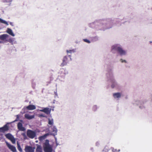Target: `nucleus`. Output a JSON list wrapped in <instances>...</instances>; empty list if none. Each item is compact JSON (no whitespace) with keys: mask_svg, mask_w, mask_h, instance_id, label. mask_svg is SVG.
<instances>
[{"mask_svg":"<svg viewBox=\"0 0 152 152\" xmlns=\"http://www.w3.org/2000/svg\"><path fill=\"white\" fill-rule=\"evenodd\" d=\"M9 129V128L7 124L4 125L2 127L0 128V132H4L7 131Z\"/></svg>","mask_w":152,"mask_h":152,"instance_id":"nucleus-9","label":"nucleus"},{"mask_svg":"<svg viewBox=\"0 0 152 152\" xmlns=\"http://www.w3.org/2000/svg\"><path fill=\"white\" fill-rule=\"evenodd\" d=\"M10 24L12 26H13V25H12V22H10Z\"/></svg>","mask_w":152,"mask_h":152,"instance_id":"nucleus-30","label":"nucleus"},{"mask_svg":"<svg viewBox=\"0 0 152 152\" xmlns=\"http://www.w3.org/2000/svg\"><path fill=\"white\" fill-rule=\"evenodd\" d=\"M73 51V50H66V52L67 53H71Z\"/></svg>","mask_w":152,"mask_h":152,"instance_id":"nucleus-25","label":"nucleus"},{"mask_svg":"<svg viewBox=\"0 0 152 152\" xmlns=\"http://www.w3.org/2000/svg\"><path fill=\"white\" fill-rule=\"evenodd\" d=\"M57 131V130L55 126H54L53 128V132H54L55 133H56Z\"/></svg>","mask_w":152,"mask_h":152,"instance_id":"nucleus-22","label":"nucleus"},{"mask_svg":"<svg viewBox=\"0 0 152 152\" xmlns=\"http://www.w3.org/2000/svg\"><path fill=\"white\" fill-rule=\"evenodd\" d=\"M115 86L113 85V84H112V85H111V87H112V88H113Z\"/></svg>","mask_w":152,"mask_h":152,"instance_id":"nucleus-29","label":"nucleus"},{"mask_svg":"<svg viewBox=\"0 0 152 152\" xmlns=\"http://www.w3.org/2000/svg\"><path fill=\"white\" fill-rule=\"evenodd\" d=\"M49 134L48 133H47L44 135L40 136L39 137L38 139L40 141H42L44 140H45L46 137L47 136L49 135Z\"/></svg>","mask_w":152,"mask_h":152,"instance_id":"nucleus-13","label":"nucleus"},{"mask_svg":"<svg viewBox=\"0 0 152 152\" xmlns=\"http://www.w3.org/2000/svg\"><path fill=\"white\" fill-rule=\"evenodd\" d=\"M17 148L18 150L20 152H22V150L20 146V145L19 143L18 142H17Z\"/></svg>","mask_w":152,"mask_h":152,"instance_id":"nucleus-17","label":"nucleus"},{"mask_svg":"<svg viewBox=\"0 0 152 152\" xmlns=\"http://www.w3.org/2000/svg\"><path fill=\"white\" fill-rule=\"evenodd\" d=\"M84 41H85L86 42H87V43H90V41L89 40H88L86 39H84Z\"/></svg>","mask_w":152,"mask_h":152,"instance_id":"nucleus-24","label":"nucleus"},{"mask_svg":"<svg viewBox=\"0 0 152 152\" xmlns=\"http://www.w3.org/2000/svg\"><path fill=\"white\" fill-rule=\"evenodd\" d=\"M36 150L37 152H42V149L41 146L39 145H38L37 146Z\"/></svg>","mask_w":152,"mask_h":152,"instance_id":"nucleus-18","label":"nucleus"},{"mask_svg":"<svg viewBox=\"0 0 152 152\" xmlns=\"http://www.w3.org/2000/svg\"><path fill=\"white\" fill-rule=\"evenodd\" d=\"M27 135L29 138L33 139L36 136V133L33 131L28 129L27 132Z\"/></svg>","mask_w":152,"mask_h":152,"instance_id":"nucleus-4","label":"nucleus"},{"mask_svg":"<svg viewBox=\"0 0 152 152\" xmlns=\"http://www.w3.org/2000/svg\"><path fill=\"white\" fill-rule=\"evenodd\" d=\"M113 49H115L121 55H125L126 53V51L124 50L122 48L117 45H114L112 47Z\"/></svg>","mask_w":152,"mask_h":152,"instance_id":"nucleus-2","label":"nucleus"},{"mask_svg":"<svg viewBox=\"0 0 152 152\" xmlns=\"http://www.w3.org/2000/svg\"><path fill=\"white\" fill-rule=\"evenodd\" d=\"M0 22L3 23L5 24H6L7 25H8V23L6 21L4 20H2L1 18H0Z\"/></svg>","mask_w":152,"mask_h":152,"instance_id":"nucleus-19","label":"nucleus"},{"mask_svg":"<svg viewBox=\"0 0 152 152\" xmlns=\"http://www.w3.org/2000/svg\"><path fill=\"white\" fill-rule=\"evenodd\" d=\"M44 149L45 152H52V148L49 144V141L46 140L43 144Z\"/></svg>","mask_w":152,"mask_h":152,"instance_id":"nucleus-1","label":"nucleus"},{"mask_svg":"<svg viewBox=\"0 0 152 152\" xmlns=\"http://www.w3.org/2000/svg\"><path fill=\"white\" fill-rule=\"evenodd\" d=\"M9 37V36L8 34H4L0 35V39L1 40L6 41V40Z\"/></svg>","mask_w":152,"mask_h":152,"instance_id":"nucleus-10","label":"nucleus"},{"mask_svg":"<svg viewBox=\"0 0 152 152\" xmlns=\"http://www.w3.org/2000/svg\"><path fill=\"white\" fill-rule=\"evenodd\" d=\"M39 116L40 117H45V116L43 114H40V115H39Z\"/></svg>","mask_w":152,"mask_h":152,"instance_id":"nucleus-28","label":"nucleus"},{"mask_svg":"<svg viewBox=\"0 0 152 152\" xmlns=\"http://www.w3.org/2000/svg\"><path fill=\"white\" fill-rule=\"evenodd\" d=\"M71 61V58L70 55L65 56L63 59V62L61 64V66H63L66 65V64Z\"/></svg>","mask_w":152,"mask_h":152,"instance_id":"nucleus-3","label":"nucleus"},{"mask_svg":"<svg viewBox=\"0 0 152 152\" xmlns=\"http://www.w3.org/2000/svg\"><path fill=\"white\" fill-rule=\"evenodd\" d=\"M120 60L121 61V62L122 63H123L124 62H125V63H126V61L125 60H123L122 59H120Z\"/></svg>","mask_w":152,"mask_h":152,"instance_id":"nucleus-27","label":"nucleus"},{"mask_svg":"<svg viewBox=\"0 0 152 152\" xmlns=\"http://www.w3.org/2000/svg\"><path fill=\"white\" fill-rule=\"evenodd\" d=\"M6 137L11 141L12 143L14 144L15 143V139L14 137L10 134L8 133L5 135Z\"/></svg>","mask_w":152,"mask_h":152,"instance_id":"nucleus-5","label":"nucleus"},{"mask_svg":"<svg viewBox=\"0 0 152 152\" xmlns=\"http://www.w3.org/2000/svg\"><path fill=\"white\" fill-rule=\"evenodd\" d=\"M7 32L12 36L14 37L15 36V34L13 33L12 30L10 28H8L7 29Z\"/></svg>","mask_w":152,"mask_h":152,"instance_id":"nucleus-15","label":"nucleus"},{"mask_svg":"<svg viewBox=\"0 0 152 152\" xmlns=\"http://www.w3.org/2000/svg\"><path fill=\"white\" fill-rule=\"evenodd\" d=\"M39 111H40L45 113L47 115H49L50 114V113L51 109L49 108L46 107L44 108L43 109L40 110Z\"/></svg>","mask_w":152,"mask_h":152,"instance_id":"nucleus-8","label":"nucleus"},{"mask_svg":"<svg viewBox=\"0 0 152 152\" xmlns=\"http://www.w3.org/2000/svg\"><path fill=\"white\" fill-rule=\"evenodd\" d=\"M19 116H20V115H16V117H17V118H16V120L15 121H17L18 120V119H19Z\"/></svg>","mask_w":152,"mask_h":152,"instance_id":"nucleus-26","label":"nucleus"},{"mask_svg":"<svg viewBox=\"0 0 152 152\" xmlns=\"http://www.w3.org/2000/svg\"><path fill=\"white\" fill-rule=\"evenodd\" d=\"M48 124L50 125H52L53 124V119L50 120V119H49Z\"/></svg>","mask_w":152,"mask_h":152,"instance_id":"nucleus-23","label":"nucleus"},{"mask_svg":"<svg viewBox=\"0 0 152 152\" xmlns=\"http://www.w3.org/2000/svg\"><path fill=\"white\" fill-rule=\"evenodd\" d=\"M35 148L30 146H26L25 148L26 152H34Z\"/></svg>","mask_w":152,"mask_h":152,"instance_id":"nucleus-7","label":"nucleus"},{"mask_svg":"<svg viewBox=\"0 0 152 152\" xmlns=\"http://www.w3.org/2000/svg\"><path fill=\"white\" fill-rule=\"evenodd\" d=\"M18 129L20 131H24L25 130V128L23 126L22 124L20 122L18 123Z\"/></svg>","mask_w":152,"mask_h":152,"instance_id":"nucleus-11","label":"nucleus"},{"mask_svg":"<svg viewBox=\"0 0 152 152\" xmlns=\"http://www.w3.org/2000/svg\"><path fill=\"white\" fill-rule=\"evenodd\" d=\"M6 145L8 148L12 152H16L17 150L15 147L13 145L9 144L8 142H6Z\"/></svg>","mask_w":152,"mask_h":152,"instance_id":"nucleus-6","label":"nucleus"},{"mask_svg":"<svg viewBox=\"0 0 152 152\" xmlns=\"http://www.w3.org/2000/svg\"><path fill=\"white\" fill-rule=\"evenodd\" d=\"M112 150L113 152H119L120 151V150H117L114 148H112Z\"/></svg>","mask_w":152,"mask_h":152,"instance_id":"nucleus-21","label":"nucleus"},{"mask_svg":"<svg viewBox=\"0 0 152 152\" xmlns=\"http://www.w3.org/2000/svg\"><path fill=\"white\" fill-rule=\"evenodd\" d=\"M25 117L28 120H30L32 118H33L34 117V115H30L29 114L26 113L25 115Z\"/></svg>","mask_w":152,"mask_h":152,"instance_id":"nucleus-12","label":"nucleus"},{"mask_svg":"<svg viewBox=\"0 0 152 152\" xmlns=\"http://www.w3.org/2000/svg\"><path fill=\"white\" fill-rule=\"evenodd\" d=\"M26 108L28 110H32L35 109L36 107L34 105L30 104L26 107Z\"/></svg>","mask_w":152,"mask_h":152,"instance_id":"nucleus-14","label":"nucleus"},{"mask_svg":"<svg viewBox=\"0 0 152 152\" xmlns=\"http://www.w3.org/2000/svg\"><path fill=\"white\" fill-rule=\"evenodd\" d=\"M113 96L114 98H119L121 96V94L120 93H114Z\"/></svg>","mask_w":152,"mask_h":152,"instance_id":"nucleus-16","label":"nucleus"},{"mask_svg":"<svg viewBox=\"0 0 152 152\" xmlns=\"http://www.w3.org/2000/svg\"><path fill=\"white\" fill-rule=\"evenodd\" d=\"M6 41L9 42L10 43H12L13 42V40L12 38H8V37L7 39L6 40Z\"/></svg>","mask_w":152,"mask_h":152,"instance_id":"nucleus-20","label":"nucleus"}]
</instances>
